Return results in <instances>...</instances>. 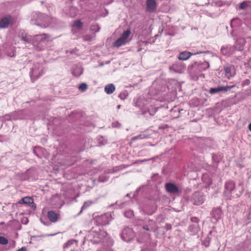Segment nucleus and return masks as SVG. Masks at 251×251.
I'll return each instance as SVG.
<instances>
[{"label":"nucleus","instance_id":"2","mask_svg":"<svg viewBox=\"0 0 251 251\" xmlns=\"http://www.w3.org/2000/svg\"><path fill=\"white\" fill-rule=\"evenodd\" d=\"M209 67V64H192L188 68V72L194 80L198 79V75L202 71Z\"/></svg>","mask_w":251,"mask_h":251},{"label":"nucleus","instance_id":"50","mask_svg":"<svg viewBox=\"0 0 251 251\" xmlns=\"http://www.w3.org/2000/svg\"><path fill=\"white\" fill-rule=\"evenodd\" d=\"M84 40H85V41H91V39H90V38H84Z\"/></svg>","mask_w":251,"mask_h":251},{"label":"nucleus","instance_id":"42","mask_svg":"<svg viewBox=\"0 0 251 251\" xmlns=\"http://www.w3.org/2000/svg\"><path fill=\"white\" fill-rule=\"evenodd\" d=\"M41 221L45 225L49 226V225H50V222L47 221V222H45L44 221L43 219H41Z\"/></svg>","mask_w":251,"mask_h":251},{"label":"nucleus","instance_id":"9","mask_svg":"<svg viewBox=\"0 0 251 251\" xmlns=\"http://www.w3.org/2000/svg\"><path fill=\"white\" fill-rule=\"evenodd\" d=\"M235 188V183L233 181H228L225 184V190L224 191V194L227 196H228L231 194L232 192H234Z\"/></svg>","mask_w":251,"mask_h":251},{"label":"nucleus","instance_id":"44","mask_svg":"<svg viewBox=\"0 0 251 251\" xmlns=\"http://www.w3.org/2000/svg\"><path fill=\"white\" fill-rule=\"evenodd\" d=\"M16 251H26V249L25 247H22V248H21L19 250H18Z\"/></svg>","mask_w":251,"mask_h":251},{"label":"nucleus","instance_id":"49","mask_svg":"<svg viewBox=\"0 0 251 251\" xmlns=\"http://www.w3.org/2000/svg\"><path fill=\"white\" fill-rule=\"evenodd\" d=\"M98 26V28H97V29L95 30V32H98L100 29V27L99 26Z\"/></svg>","mask_w":251,"mask_h":251},{"label":"nucleus","instance_id":"29","mask_svg":"<svg viewBox=\"0 0 251 251\" xmlns=\"http://www.w3.org/2000/svg\"><path fill=\"white\" fill-rule=\"evenodd\" d=\"M212 158L213 163L216 164H218L220 161L219 157L215 154H213Z\"/></svg>","mask_w":251,"mask_h":251},{"label":"nucleus","instance_id":"26","mask_svg":"<svg viewBox=\"0 0 251 251\" xmlns=\"http://www.w3.org/2000/svg\"><path fill=\"white\" fill-rule=\"evenodd\" d=\"M235 85H232V86H219V91H224V92H226L228 90H229L231 88L234 87Z\"/></svg>","mask_w":251,"mask_h":251},{"label":"nucleus","instance_id":"12","mask_svg":"<svg viewBox=\"0 0 251 251\" xmlns=\"http://www.w3.org/2000/svg\"><path fill=\"white\" fill-rule=\"evenodd\" d=\"M110 218L111 215L109 214H105L98 219V223L103 226L108 225L110 221Z\"/></svg>","mask_w":251,"mask_h":251},{"label":"nucleus","instance_id":"56","mask_svg":"<svg viewBox=\"0 0 251 251\" xmlns=\"http://www.w3.org/2000/svg\"><path fill=\"white\" fill-rule=\"evenodd\" d=\"M91 29H92V30H96V28H93V27H92V28H91Z\"/></svg>","mask_w":251,"mask_h":251},{"label":"nucleus","instance_id":"45","mask_svg":"<svg viewBox=\"0 0 251 251\" xmlns=\"http://www.w3.org/2000/svg\"><path fill=\"white\" fill-rule=\"evenodd\" d=\"M19 202L20 204H24V202H25V198H22V199H21Z\"/></svg>","mask_w":251,"mask_h":251},{"label":"nucleus","instance_id":"52","mask_svg":"<svg viewBox=\"0 0 251 251\" xmlns=\"http://www.w3.org/2000/svg\"><path fill=\"white\" fill-rule=\"evenodd\" d=\"M56 233H54V234H49V236H53V235H56Z\"/></svg>","mask_w":251,"mask_h":251},{"label":"nucleus","instance_id":"10","mask_svg":"<svg viewBox=\"0 0 251 251\" xmlns=\"http://www.w3.org/2000/svg\"><path fill=\"white\" fill-rule=\"evenodd\" d=\"M246 42V40L244 38H239L236 41L233 48L237 50L242 51L244 50V46Z\"/></svg>","mask_w":251,"mask_h":251},{"label":"nucleus","instance_id":"3","mask_svg":"<svg viewBox=\"0 0 251 251\" xmlns=\"http://www.w3.org/2000/svg\"><path fill=\"white\" fill-rule=\"evenodd\" d=\"M130 34L131 30L130 28H128L127 30L124 31L122 34L121 36L114 43V46L119 48L122 45L126 44Z\"/></svg>","mask_w":251,"mask_h":251},{"label":"nucleus","instance_id":"40","mask_svg":"<svg viewBox=\"0 0 251 251\" xmlns=\"http://www.w3.org/2000/svg\"><path fill=\"white\" fill-rule=\"evenodd\" d=\"M183 200L184 201V202H186V203H188L189 202V198L188 197H187V196L186 195H184L183 196Z\"/></svg>","mask_w":251,"mask_h":251},{"label":"nucleus","instance_id":"16","mask_svg":"<svg viewBox=\"0 0 251 251\" xmlns=\"http://www.w3.org/2000/svg\"><path fill=\"white\" fill-rule=\"evenodd\" d=\"M196 53H192L190 52L185 51L179 53L178 58L180 60L185 61L190 57L191 55H196Z\"/></svg>","mask_w":251,"mask_h":251},{"label":"nucleus","instance_id":"7","mask_svg":"<svg viewBox=\"0 0 251 251\" xmlns=\"http://www.w3.org/2000/svg\"><path fill=\"white\" fill-rule=\"evenodd\" d=\"M121 236L124 240L129 241L134 236V232L130 228L126 227L123 230Z\"/></svg>","mask_w":251,"mask_h":251},{"label":"nucleus","instance_id":"31","mask_svg":"<svg viewBox=\"0 0 251 251\" xmlns=\"http://www.w3.org/2000/svg\"><path fill=\"white\" fill-rule=\"evenodd\" d=\"M128 96V94L126 92H124L119 94V97L122 100H125Z\"/></svg>","mask_w":251,"mask_h":251},{"label":"nucleus","instance_id":"33","mask_svg":"<svg viewBox=\"0 0 251 251\" xmlns=\"http://www.w3.org/2000/svg\"><path fill=\"white\" fill-rule=\"evenodd\" d=\"M219 92H220L219 87L217 88H211L209 90V93L211 94H214Z\"/></svg>","mask_w":251,"mask_h":251},{"label":"nucleus","instance_id":"18","mask_svg":"<svg viewBox=\"0 0 251 251\" xmlns=\"http://www.w3.org/2000/svg\"><path fill=\"white\" fill-rule=\"evenodd\" d=\"M244 188L243 184L241 183H239V185L235 187L234 189L233 194L237 197H240L244 191Z\"/></svg>","mask_w":251,"mask_h":251},{"label":"nucleus","instance_id":"53","mask_svg":"<svg viewBox=\"0 0 251 251\" xmlns=\"http://www.w3.org/2000/svg\"><path fill=\"white\" fill-rule=\"evenodd\" d=\"M209 2H205L204 4H207ZM201 5H204V4H201Z\"/></svg>","mask_w":251,"mask_h":251},{"label":"nucleus","instance_id":"41","mask_svg":"<svg viewBox=\"0 0 251 251\" xmlns=\"http://www.w3.org/2000/svg\"><path fill=\"white\" fill-rule=\"evenodd\" d=\"M225 72L226 74H229L231 71V69L230 67H226L225 68Z\"/></svg>","mask_w":251,"mask_h":251},{"label":"nucleus","instance_id":"58","mask_svg":"<svg viewBox=\"0 0 251 251\" xmlns=\"http://www.w3.org/2000/svg\"><path fill=\"white\" fill-rule=\"evenodd\" d=\"M103 65V63H101V64H100V66H102Z\"/></svg>","mask_w":251,"mask_h":251},{"label":"nucleus","instance_id":"6","mask_svg":"<svg viewBox=\"0 0 251 251\" xmlns=\"http://www.w3.org/2000/svg\"><path fill=\"white\" fill-rule=\"evenodd\" d=\"M13 24V19L10 15H6L0 20V28H6Z\"/></svg>","mask_w":251,"mask_h":251},{"label":"nucleus","instance_id":"55","mask_svg":"<svg viewBox=\"0 0 251 251\" xmlns=\"http://www.w3.org/2000/svg\"><path fill=\"white\" fill-rule=\"evenodd\" d=\"M138 138V136H136V137H134V138H133V139H137Z\"/></svg>","mask_w":251,"mask_h":251},{"label":"nucleus","instance_id":"27","mask_svg":"<svg viewBox=\"0 0 251 251\" xmlns=\"http://www.w3.org/2000/svg\"><path fill=\"white\" fill-rule=\"evenodd\" d=\"M24 204H25L27 205H30V204H34L33 200L32 198L28 197H25V202Z\"/></svg>","mask_w":251,"mask_h":251},{"label":"nucleus","instance_id":"14","mask_svg":"<svg viewBox=\"0 0 251 251\" xmlns=\"http://www.w3.org/2000/svg\"><path fill=\"white\" fill-rule=\"evenodd\" d=\"M146 5L147 10L150 12H153L156 9V4L155 0H147Z\"/></svg>","mask_w":251,"mask_h":251},{"label":"nucleus","instance_id":"57","mask_svg":"<svg viewBox=\"0 0 251 251\" xmlns=\"http://www.w3.org/2000/svg\"><path fill=\"white\" fill-rule=\"evenodd\" d=\"M35 15H37V14L35 13L34 15H33V17H35Z\"/></svg>","mask_w":251,"mask_h":251},{"label":"nucleus","instance_id":"1","mask_svg":"<svg viewBox=\"0 0 251 251\" xmlns=\"http://www.w3.org/2000/svg\"><path fill=\"white\" fill-rule=\"evenodd\" d=\"M50 37V35L46 33L34 35L33 36V46L38 50H43L48 42L47 40Z\"/></svg>","mask_w":251,"mask_h":251},{"label":"nucleus","instance_id":"4","mask_svg":"<svg viewBox=\"0 0 251 251\" xmlns=\"http://www.w3.org/2000/svg\"><path fill=\"white\" fill-rule=\"evenodd\" d=\"M204 201V196L202 193L197 191L193 193L192 197V201L194 205H200Z\"/></svg>","mask_w":251,"mask_h":251},{"label":"nucleus","instance_id":"37","mask_svg":"<svg viewBox=\"0 0 251 251\" xmlns=\"http://www.w3.org/2000/svg\"><path fill=\"white\" fill-rule=\"evenodd\" d=\"M209 241H210V240H209V238L208 237H207L205 240H204V241H203L202 242V244L203 245L205 246V247H208L209 246Z\"/></svg>","mask_w":251,"mask_h":251},{"label":"nucleus","instance_id":"28","mask_svg":"<svg viewBox=\"0 0 251 251\" xmlns=\"http://www.w3.org/2000/svg\"><path fill=\"white\" fill-rule=\"evenodd\" d=\"M78 89L81 92H85L87 89V85L85 83H82L79 86Z\"/></svg>","mask_w":251,"mask_h":251},{"label":"nucleus","instance_id":"23","mask_svg":"<svg viewBox=\"0 0 251 251\" xmlns=\"http://www.w3.org/2000/svg\"><path fill=\"white\" fill-rule=\"evenodd\" d=\"M149 225L150 226V229L151 230L155 231L158 229V227L156 226L155 222L153 220H150L149 221Z\"/></svg>","mask_w":251,"mask_h":251},{"label":"nucleus","instance_id":"35","mask_svg":"<svg viewBox=\"0 0 251 251\" xmlns=\"http://www.w3.org/2000/svg\"><path fill=\"white\" fill-rule=\"evenodd\" d=\"M74 242H75V240H72L68 241L67 242H66L65 244L64 248H68V247H69L70 245L73 244Z\"/></svg>","mask_w":251,"mask_h":251},{"label":"nucleus","instance_id":"46","mask_svg":"<svg viewBox=\"0 0 251 251\" xmlns=\"http://www.w3.org/2000/svg\"><path fill=\"white\" fill-rule=\"evenodd\" d=\"M117 125H119V126H120V124H119L118 122H117L116 123H113L112 126L113 127H117L118 126Z\"/></svg>","mask_w":251,"mask_h":251},{"label":"nucleus","instance_id":"36","mask_svg":"<svg viewBox=\"0 0 251 251\" xmlns=\"http://www.w3.org/2000/svg\"><path fill=\"white\" fill-rule=\"evenodd\" d=\"M191 221L194 223V224H198L200 220L198 218L194 217L191 218Z\"/></svg>","mask_w":251,"mask_h":251},{"label":"nucleus","instance_id":"17","mask_svg":"<svg viewBox=\"0 0 251 251\" xmlns=\"http://www.w3.org/2000/svg\"><path fill=\"white\" fill-rule=\"evenodd\" d=\"M83 73V68L80 65H75L72 69V75L75 76H79Z\"/></svg>","mask_w":251,"mask_h":251},{"label":"nucleus","instance_id":"38","mask_svg":"<svg viewBox=\"0 0 251 251\" xmlns=\"http://www.w3.org/2000/svg\"><path fill=\"white\" fill-rule=\"evenodd\" d=\"M78 51V50H77L76 49H73V50H70V51L67 50L66 51V53L68 54V53H69L71 54H73L75 53V51Z\"/></svg>","mask_w":251,"mask_h":251},{"label":"nucleus","instance_id":"22","mask_svg":"<svg viewBox=\"0 0 251 251\" xmlns=\"http://www.w3.org/2000/svg\"><path fill=\"white\" fill-rule=\"evenodd\" d=\"M199 230L200 228L198 224H192L189 226V230L193 234H195L198 233Z\"/></svg>","mask_w":251,"mask_h":251},{"label":"nucleus","instance_id":"19","mask_svg":"<svg viewBox=\"0 0 251 251\" xmlns=\"http://www.w3.org/2000/svg\"><path fill=\"white\" fill-rule=\"evenodd\" d=\"M22 40L27 43L32 44L33 45V36L26 34L24 35L22 34Z\"/></svg>","mask_w":251,"mask_h":251},{"label":"nucleus","instance_id":"20","mask_svg":"<svg viewBox=\"0 0 251 251\" xmlns=\"http://www.w3.org/2000/svg\"><path fill=\"white\" fill-rule=\"evenodd\" d=\"M115 90V87L113 84H109L105 86L104 91L107 94H112Z\"/></svg>","mask_w":251,"mask_h":251},{"label":"nucleus","instance_id":"25","mask_svg":"<svg viewBox=\"0 0 251 251\" xmlns=\"http://www.w3.org/2000/svg\"><path fill=\"white\" fill-rule=\"evenodd\" d=\"M83 23L79 20H76L74 21L73 26L76 27L78 29H80L82 27Z\"/></svg>","mask_w":251,"mask_h":251},{"label":"nucleus","instance_id":"47","mask_svg":"<svg viewBox=\"0 0 251 251\" xmlns=\"http://www.w3.org/2000/svg\"><path fill=\"white\" fill-rule=\"evenodd\" d=\"M140 161H141V160H137V161H135L134 162H133V164H138V163H142V162H140Z\"/></svg>","mask_w":251,"mask_h":251},{"label":"nucleus","instance_id":"5","mask_svg":"<svg viewBox=\"0 0 251 251\" xmlns=\"http://www.w3.org/2000/svg\"><path fill=\"white\" fill-rule=\"evenodd\" d=\"M165 189L170 194H180L181 193V191L176 184L170 182L165 184Z\"/></svg>","mask_w":251,"mask_h":251},{"label":"nucleus","instance_id":"24","mask_svg":"<svg viewBox=\"0 0 251 251\" xmlns=\"http://www.w3.org/2000/svg\"><path fill=\"white\" fill-rule=\"evenodd\" d=\"M249 1H244L242 2H241L238 7V9L239 10H244L246 9L249 6Z\"/></svg>","mask_w":251,"mask_h":251},{"label":"nucleus","instance_id":"51","mask_svg":"<svg viewBox=\"0 0 251 251\" xmlns=\"http://www.w3.org/2000/svg\"><path fill=\"white\" fill-rule=\"evenodd\" d=\"M249 128L251 131V123L249 126Z\"/></svg>","mask_w":251,"mask_h":251},{"label":"nucleus","instance_id":"30","mask_svg":"<svg viewBox=\"0 0 251 251\" xmlns=\"http://www.w3.org/2000/svg\"><path fill=\"white\" fill-rule=\"evenodd\" d=\"M91 204H92V201H85L81 208V210L80 211V213H81L83 209L89 207Z\"/></svg>","mask_w":251,"mask_h":251},{"label":"nucleus","instance_id":"13","mask_svg":"<svg viewBox=\"0 0 251 251\" xmlns=\"http://www.w3.org/2000/svg\"><path fill=\"white\" fill-rule=\"evenodd\" d=\"M221 215L222 210L220 208H214L211 214L212 219L214 220L213 222H216L220 219Z\"/></svg>","mask_w":251,"mask_h":251},{"label":"nucleus","instance_id":"48","mask_svg":"<svg viewBox=\"0 0 251 251\" xmlns=\"http://www.w3.org/2000/svg\"><path fill=\"white\" fill-rule=\"evenodd\" d=\"M151 159L141 160V161H140V162H146V161H149V160H150Z\"/></svg>","mask_w":251,"mask_h":251},{"label":"nucleus","instance_id":"15","mask_svg":"<svg viewBox=\"0 0 251 251\" xmlns=\"http://www.w3.org/2000/svg\"><path fill=\"white\" fill-rule=\"evenodd\" d=\"M59 215L54 211H49L48 212L47 216L50 221L52 223H55L57 221Z\"/></svg>","mask_w":251,"mask_h":251},{"label":"nucleus","instance_id":"54","mask_svg":"<svg viewBox=\"0 0 251 251\" xmlns=\"http://www.w3.org/2000/svg\"><path fill=\"white\" fill-rule=\"evenodd\" d=\"M120 107H121V105H118V106H117V108H118V109H120Z\"/></svg>","mask_w":251,"mask_h":251},{"label":"nucleus","instance_id":"32","mask_svg":"<svg viewBox=\"0 0 251 251\" xmlns=\"http://www.w3.org/2000/svg\"><path fill=\"white\" fill-rule=\"evenodd\" d=\"M8 243V240L3 236H0V244L1 245H6Z\"/></svg>","mask_w":251,"mask_h":251},{"label":"nucleus","instance_id":"21","mask_svg":"<svg viewBox=\"0 0 251 251\" xmlns=\"http://www.w3.org/2000/svg\"><path fill=\"white\" fill-rule=\"evenodd\" d=\"M221 53L225 55H229L233 53V51L231 50V48L226 47H222L221 50Z\"/></svg>","mask_w":251,"mask_h":251},{"label":"nucleus","instance_id":"60","mask_svg":"<svg viewBox=\"0 0 251 251\" xmlns=\"http://www.w3.org/2000/svg\"><path fill=\"white\" fill-rule=\"evenodd\" d=\"M109 62H110V61H108L106 62V63H109Z\"/></svg>","mask_w":251,"mask_h":251},{"label":"nucleus","instance_id":"8","mask_svg":"<svg viewBox=\"0 0 251 251\" xmlns=\"http://www.w3.org/2000/svg\"><path fill=\"white\" fill-rule=\"evenodd\" d=\"M40 69V67L39 65L37 66H35L34 68L31 69V71L30 72V75L33 81L42 75L41 72L42 70L41 69V71H39Z\"/></svg>","mask_w":251,"mask_h":251},{"label":"nucleus","instance_id":"34","mask_svg":"<svg viewBox=\"0 0 251 251\" xmlns=\"http://www.w3.org/2000/svg\"><path fill=\"white\" fill-rule=\"evenodd\" d=\"M108 179V177L105 176L104 175H101L99 177V180L100 182H103L106 181Z\"/></svg>","mask_w":251,"mask_h":251},{"label":"nucleus","instance_id":"11","mask_svg":"<svg viewBox=\"0 0 251 251\" xmlns=\"http://www.w3.org/2000/svg\"><path fill=\"white\" fill-rule=\"evenodd\" d=\"M185 69V67L182 64H173L170 67V70L175 73H182Z\"/></svg>","mask_w":251,"mask_h":251},{"label":"nucleus","instance_id":"39","mask_svg":"<svg viewBox=\"0 0 251 251\" xmlns=\"http://www.w3.org/2000/svg\"><path fill=\"white\" fill-rule=\"evenodd\" d=\"M164 228L166 230H171L172 229V226L170 224H166L165 226H164Z\"/></svg>","mask_w":251,"mask_h":251},{"label":"nucleus","instance_id":"59","mask_svg":"<svg viewBox=\"0 0 251 251\" xmlns=\"http://www.w3.org/2000/svg\"><path fill=\"white\" fill-rule=\"evenodd\" d=\"M203 63H208V62H207V61H204Z\"/></svg>","mask_w":251,"mask_h":251},{"label":"nucleus","instance_id":"43","mask_svg":"<svg viewBox=\"0 0 251 251\" xmlns=\"http://www.w3.org/2000/svg\"><path fill=\"white\" fill-rule=\"evenodd\" d=\"M143 229L146 230H151L150 228H149L148 226L147 225H144L143 227Z\"/></svg>","mask_w":251,"mask_h":251}]
</instances>
